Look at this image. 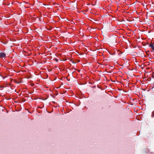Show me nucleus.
I'll list each match as a JSON object with an SVG mask.
<instances>
[{"instance_id":"obj_1","label":"nucleus","mask_w":154,"mask_h":154,"mask_svg":"<svg viewBox=\"0 0 154 154\" xmlns=\"http://www.w3.org/2000/svg\"><path fill=\"white\" fill-rule=\"evenodd\" d=\"M5 54L4 53H0V57H4L5 56Z\"/></svg>"},{"instance_id":"obj_3","label":"nucleus","mask_w":154,"mask_h":154,"mask_svg":"<svg viewBox=\"0 0 154 154\" xmlns=\"http://www.w3.org/2000/svg\"><path fill=\"white\" fill-rule=\"evenodd\" d=\"M150 46L153 49L154 48V46H153L152 45H150Z\"/></svg>"},{"instance_id":"obj_2","label":"nucleus","mask_w":154,"mask_h":154,"mask_svg":"<svg viewBox=\"0 0 154 154\" xmlns=\"http://www.w3.org/2000/svg\"><path fill=\"white\" fill-rule=\"evenodd\" d=\"M128 70L129 71H130L129 72H128L129 73H131V71L132 70H134L135 71H136V68H134V69H130V68H128Z\"/></svg>"},{"instance_id":"obj_5","label":"nucleus","mask_w":154,"mask_h":154,"mask_svg":"<svg viewBox=\"0 0 154 154\" xmlns=\"http://www.w3.org/2000/svg\"><path fill=\"white\" fill-rule=\"evenodd\" d=\"M67 79L68 81H69L70 80V79Z\"/></svg>"},{"instance_id":"obj_7","label":"nucleus","mask_w":154,"mask_h":154,"mask_svg":"<svg viewBox=\"0 0 154 154\" xmlns=\"http://www.w3.org/2000/svg\"><path fill=\"white\" fill-rule=\"evenodd\" d=\"M76 70H77L78 71H79V72H80V70H77V69H76Z\"/></svg>"},{"instance_id":"obj_6","label":"nucleus","mask_w":154,"mask_h":154,"mask_svg":"<svg viewBox=\"0 0 154 154\" xmlns=\"http://www.w3.org/2000/svg\"><path fill=\"white\" fill-rule=\"evenodd\" d=\"M2 66V64H1V63H0V67Z\"/></svg>"},{"instance_id":"obj_4","label":"nucleus","mask_w":154,"mask_h":154,"mask_svg":"<svg viewBox=\"0 0 154 154\" xmlns=\"http://www.w3.org/2000/svg\"><path fill=\"white\" fill-rule=\"evenodd\" d=\"M48 68H47V70H48V71L50 72V71H51L52 70V69H49Z\"/></svg>"},{"instance_id":"obj_8","label":"nucleus","mask_w":154,"mask_h":154,"mask_svg":"<svg viewBox=\"0 0 154 154\" xmlns=\"http://www.w3.org/2000/svg\"><path fill=\"white\" fill-rule=\"evenodd\" d=\"M55 60L57 62L58 61V60L57 59H55Z\"/></svg>"}]
</instances>
